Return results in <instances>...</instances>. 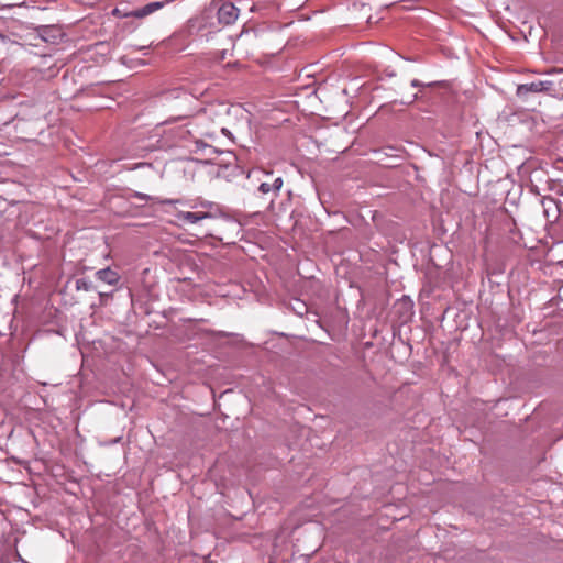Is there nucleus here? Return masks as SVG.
Returning <instances> with one entry per match:
<instances>
[{
  "instance_id": "obj_1",
  "label": "nucleus",
  "mask_w": 563,
  "mask_h": 563,
  "mask_svg": "<svg viewBox=\"0 0 563 563\" xmlns=\"http://www.w3.org/2000/svg\"><path fill=\"white\" fill-rule=\"evenodd\" d=\"M203 208H207V210L201 211H181L177 214L178 220L185 222V223H198L201 220L205 219H216L218 216H221V212L217 205L212 202H207L201 205Z\"/></svg>"
},
{
  "instance_id": "obj_2",
  "label": "nucleus",
  "mask_w": 563,
  "mask_h": 563,
  "mask_svg": "<svg viewBox=\"0 0 563 563\" xmlns=\"http://www.w3.org/2000/svg\"><path fill=\"white\" fill-rule=\"evenodd\" d=\"M217 16L221 25H231L239 16V9L232 2H224L219 7Z\"/></svg>"
},
{
  "instance_id": "obj_3",
  "label": "nucleus",
  "mask_w": 563,
  "mask_h": 563,
  "mask_svg": "<svg viewBox=\"0 0 563 563\" xmlns=\"http://www.w3.org/2000/svg\"><path fill=\"white\" fill-rule=\"evenodd\" d=\"M551 81H533L530 84L519 85L517 87V96L519 98H527V96L531 92H541L548 91L552 87Z\"/></svg>"
},
{
  "instance_id": "obj_4",
  "label": "nucleus",
  "mask_w": 563,
  "mask_h": 563,
  "mask_svg": "<svg viewBox=\"0 0 563 563\" xmlns=\"http://www.w3.org/2000/svg\"><path fill=\"white\" fill-rule=\"evenodd\" d=\"M170 1L172 0L150 2L141 8L132 10L131 12L126 13L125 16L143 19V18L156 12L157 10L162 9L166 3H169Z\"/></svg>"
},
{
  "instance_id": "obj_5",
  "label": "nucleus",
  "mask_w": 563,
  "mask_h": 563,
  "mask_svg": "<svg viewBox=\"0 0 563 563\" xmlns=\"http://www.w3.org/2000/svg\"><path fill=\"white\" fill-rule=\"evenodd\" d=\"M284 180L282 177H276L272 184H266V181L261 183L258 186V191L262 195H268L269 201L273 203L274 199L278 196L282 187H283Z\"/></svg>"
},
{
  "instance_id": "obj_6",
  "label": "nucleus",
  "mask_w": 563,
  "mask_h": 563,
  "mask_svg": "<svg viewBox=\"0 0 563 563\" xmlns=\"http://www.w3.org/2000/svg\"><path fill=\"white\" fill-rule=\"evenodd\" d=\"M95 276L98 280L106 283L110 286H115L121 278L120 274L110 267L97 271Z\"/></svg>"
},
{
  "instance_id": "obj_7",
  "label": "nucleus",
  "mask_w": 563,
  "mask_h": 563,
  "mask_svg": "<svg viewBox=\"0 0 563 563\" xmlns=\"http://www.w3.org/2000/svg\"><path fill=\"white\" fill-rule=\"evenodd\" d=\"M440 85V82H430V84H423L421 82L420 80L418 79H412L411 80V86L415 87V88H422V87H433V86H438Z\"/></svg>"
},
{
  "instance_id": "obj_8",
  "label": "nucleus",
  "mask_w": 563,
  "mask_h": 563,
  "mask_svg": "<svg viewBox=\"0 0 563 563\" xmlns=\"http://www.w3.org/2000/svg\"><path fill=\"white\" fill-rule=\"evenodd\" d=\"M77 289H84L88 291L91 289V285L85 280H77Z\"/></svg>"
},
{
  "instance_id": "obj_9",
  "label": "nucleus",
  "mask_w": 563,
  "mask_h": 563,
  "mask_svg": "<svg viewBox=\"0 0 563 563\" xmlns=\"http://www.w3.org/2000/svg\"><path fill=\"white\" fill-rule=\"evenodd\" d=\"M132 197L137 198V199L143 200V201H150L152 199L148 195L142 194V192H137V191H134L132 194Z\"/></svg>"
},
{
  "instance_id": "obj_10",
  "label": "nucleus",
  "mask_w": 563,
  "mask_h": 563,
  "mask_svg": "<svg viewBox=\"0 0 563 563\" xmlns=\"http://www.w3.org/2000/svg\"><path fill=\"white\" fill-rule=\"evenodd\" d=\"M297 303L299 305V307H297V309H295V310L298 314L301 316V314H303V312L307 311V308H306L305 303H302L301 301H297Z\"/></svg>"
},
{
  "instance_id": "obj_11",
  "label": "nucleus",
  "mask_w": 563,
  "mask_h": 563,
  "mask_svg": "<svg viewBox=\"0 0 563 563\" xmlns=\"http://www.w3.org/2000/svg\"><path fill=\"white\" fill-rule=\"evenodd\" d=\"M420 96L418 93L413 95L412 99H410L409 101H401L402 104H410L412 103L413 101H416L417 99H419Z\"/></svg>"
},
{
  "instance_id": "obj_12",
  "label": "nucleus",
  "mask_w": 563,
  "mask_h": 563,
  "mask_svg": "<svg viewBox=\"0 0 563 563\" xmlns=\"http://www.w3.org/2000/svg\"><path fill=\"white\" fill-rule=\"evenodd\" d=\"M175 201L174 200H164L162 201V203H174Z\"/></svg>"
},
{
  "instance_id": "obj_13",
  "label": "nucleus",
  "mask_w": 563,
  "mask_h": 563,
  "mask_svg": "<svg viewBox=\"0 0 563 563\" xmlns=\"http://www.w3.org/2000/svg\"><path fill=\"white\" fill-rule=\"evenodd\" d=\"M201 22H202V20H197L198 29H200V26H201Z\"/></svg>"
},
{
  "instance_id": "obj_14",
  "label": "nucleus",
  "mask_w": 563,
  "mask_h": 563,
  "mask_svg": "<svg viewBox=\"0 0 563 563\" xmlns=\"http://www.w3.org/2000/svg\"><path fill=\"white\" fill-rule=\"evenodd\" d=\"M107 296H108V295H106V294H100V297H101V298H106Z\"/></svg>"
}]
</instances>
